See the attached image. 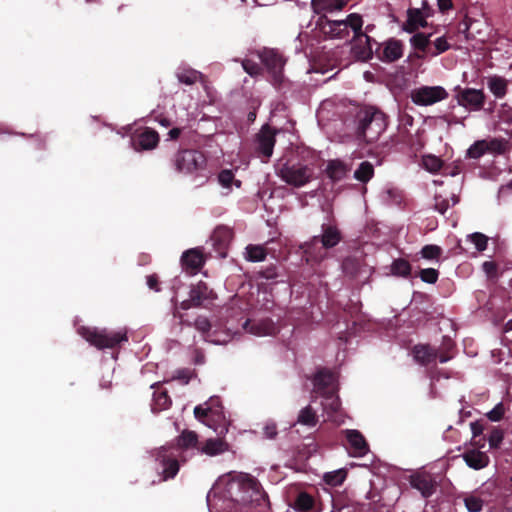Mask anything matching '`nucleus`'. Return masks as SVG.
Here are the masks:
<instances>
[{
	"label": "nucleus",
	"mask_w": 512,
	"mask_h": 512,
	"mask_svg": "<svg viewBox=\"0 0 512 512\" xmlns=\"http://www.w3.org/2000/svg\"><path fill=\"white\" fill-rule=\"evenodd\" d=\"M220 494L219 512H265L269 500L259 481L245 473H228L220 477L211 489Z\"/></svg>",
	"instance_id": "f257e3e1"
},
{
	"label": "nucleus",
	"mask_w": 512,
	"mask_h": 512,
	"mask_svg": "<svg viewBox=\"0 0 512 512\" xmlns=\"http://www.w3.org/2000/svg\"><path fill=\"white\" fill-rule=\"evenodd\" d=\"M342 240L343 234L334 221L323 223L321 234L313 236L300 246L304 261L311 266L320 264L327 257V251L336 247Z\"/></svg>",
	"instance_id": "f03ea898"
},
{
	"label": "nucleus",
	"mask_w": 512,
	"mask_h": 512,
	"mask_svg": "<svg viewBox=\"0 0 512 512\" xmlns=\"http://www.w3.org/2000/svg\"><path fill=\"white\" fill-rule=\"evenodd\" d=\"M308 157L302 156L300 159H288L278 168V176L288 185L299 188L315 177V167L318 157L312 152H307Z\"/></svg>",
	"instance_id": "7ed1b4c3"
},
{
	"label": "nucleus",
	"mask_w": 512,
	"mask_h": 512,
	"mask_svg": "<svg viewBox=\"0 0 512 512\" xmlns=\"http://www.w3.org/2000/svg\"><path fill=\"white\" fill-rule=\"evenodd\" d=\"M355 122L357 138L366 143L377 141L387 127L385 114L373 107L359 110Z\"/></svg>",
	"instance_id": "20e7f679"
},
{
	"label": "nucleus",
	"mask_w": 512,
	"mask_h": 512,
	"mask_svg": "<svg viewBox=\"0 0 512 512\" xmlns=\"http://www.w3.org/2000/svg\"><path fill=\"white\" fill-rule=\"evenodd\" d=\"M317 26L326 37L331 39H348L349 28L354 33V39L364 36L363 18L358 13H351L344 20H330L326 15H322L317 21Z\"/></svg>",
	"instance_id": "39448f33"
},
{
	"label": "nucleus",
	"mask_w": 512,
	"mask_h": 512,
	"mask_svg": "<svg viewBox=\"0 0 512 512\" xmlns=\"http://www.w3.org/2000/svg\"><path fill=\"white\" fill-rule=\"evenodd\" d=\"M433 35V33L417 32L410 38V45L415 50L414 57L417 59L436 57L451 48L446 36L432 39Z\"/></svg>",
	"instance_id": "423d86ee"
},
{
	"label": "nucleus",
	"mask_w": 512,
	"mask_h": 512,
	"mask_svg": "<svg viewBox=\"0 0 512 512\" xmlns=\"http://www.w3.org/2000/svg\"><path fill=\"white\" fill-rule=\"evenodd\" d=\"M472 445L474 448H484L488 442L489 448H498L504 438L500 427L491 425L487 420H477L470 423Z\"/></svg>",
	"instance_id": "0eeeda50"
},
{
	"label": "nucleus",
	"mask_w": 512,
	"mask_h": 512,
	"mask_svg": "<svg viewBox=\"0 0 512 512\" xmlns=\"http://www.w3.org/2000/svg\"><path fill=\"white\" fill-rule=\"evenodd\" d=\"M80 334L86 341L100 350L106 348L113 349L121 343L128 341L126 331H109L107 329L98 330L96 328L82 327Z\"/></svg>",
	"instance_id": "6e6552de"
},
{
	"label": "nucleus",
	"mask_w": 512,
	"mask_h": 512,
	"mask_svg": "<svg viewBox=\"0 0 512 512\" xmlns=\"http://www.w3.org/2000/svg\"><path fill=\"white\" fill-rule=\"evenodd\" d=\"M171 161L175 171L181 174H198L205 170L207 165L205 155L195 149H180Z\"/></svg>",
	"instance_id": "1a4fd4ad"
},
{
	"label": "nucleus",
	"mask_w": 512,
	"mask_h": 512,
	"mask_svg": "<svg viewBox=\"0 0 512 512\" xmlns=\"http://www.w3.org/2000/svg\"><path fill=\"white\" fill-rule=\"evenodd\" d=\"M276 134V129L269 124H265L255 136V152L263 162H267L273 154Z\"/></svg>",
	"instance_id": "9d476101"
},
{
	"label": "nucleus",
	"mask_w": 512,
	"mask_h": 512,
	"mask_svg": "<svg viewBox=\"0 0 512 512\" xmlns=\"http://www.w3.org/2000/svg\"><path fill=\"white\" fill-rule=\"evenodd\" d=\"M448 92L441 86H422L411 92V100L418 106H429L445 100Z\"/></svg>",
	"instance_id": "9b49d317"
},
{
	"label": "nucleus",
	"mask_w": 512,
	"mask_h": 512,
	"mask_svg": "<svg viewBox=\"0 0 512 512\" xmlns=\"http://www.w3.org/2000/svg\"><path fill=\"white\" fill-rule=\"evenodd\" d=\"M412 488L418 490L425 499L431 497L437 490L438 483L433 474L425 470H417L408 478Z\"/></svg>",
	"instance_id": "f8f14e48"
},
{
	"label": "nucleus",
	"mask_w": 512,
	"mask_h": 512,
	"mask_svg": "<svg viewBox=\"0 0 512 512\" xmlns=\"http://www.w3.org/2000/svg\"><path fill=\"white\" fill-rule=\"evenodd\" d=\"M311 380L314 391L321 396L337 392V376L328 368H319Z\"/></svg>",
	"instance_id": "ddd939ff"
},
{
	"label": "nucleus",
	"mask_w": 512,
	"mask_h": 512,
	"mask_svg": "<svg viewBox=\"0 0 512 512\" xmlns=\"http://www.w3.org/2000/svg\"><path fill=\"white\" fill-rule=\"evenodd\" d=\"M457 102L460 106L472 111H479L483 108L486 96L483 90L474 88H459L456 95Z\"/></svg>",
	"instance_id": "4468645a"
},
{
	"label": "nucleus",
	"mask_w": 512,
	"mask_h": 512,
	"mask_svg": "<svg viewBox=\"0 0 512 512\" xmlns=\"http://www.w3.org/2000/svg\"><path fill=\"white\" fill-rule=\"evenodd\" d=\"M159 140L158 132L150 127L137 130L131 137L132 146L136 151L152 150L157 147Z\"/></svg>",
	"instance_id": "2eb2a0df"
},
{
	"label": "nucleus",
	"mask_w": 512,
	"mask_h": 512,
	"mask_svg": "<svg viewBox=\"0 0 512 512\" xmlns=\"http://www.w3.org/2000/svg\"><path fill=\"white\" fill-rule=\"evenodd\" d=\"M404 45L401 40L390 38L381 44L377 50V57L386 63L397 61L403 56Z\"/></svg>",
	"instance_id": "dca6fc26"
},
{
	"label": "nucleus",
	"mask_w": 512,
	"mask_h": 512,
	"mask_svg": "<svg viewBox=\"0 0 512 512\" xmlns=\"http://www.w3.org/2000/svg\"><path fill=\"white\" fill-rule=\"evenodd\" d=\"M243 327L256 336H272L279 331L276 323L270 318L247 319Z\"/></svg>",
	"instance_id": "f3484780"
},
{
	"label": "nucleus",
	"mask_w": 512,
	"mask_h": 512,
	"mask_svg": "<svg viewBox=\"0 0 512 512\" xmlns=\"http://www.w3.org/2000/svg\"><path fill=\"white\" fill-rule=\"evenodd\" d=\"M183 269L190 275L197 274L205 264V258L200 248H192L185 251L181 256Z\"/></svg>",
	"instance_id": "a211bd4d"
},
{
	"label": "nucleus",
	"mask_w": 512,
	"mask_h": 512,
	"mask_svg": "<svg viewBox=\"0 0 512 512\" xmlns=\"http://www.w3.org/2000/svg\"><path fill=\"white\" fill-rule=\"evenodd\" d=\"M261 60L268 71L273 75L274 80L280 81L285 65V60L282 55L274 50H265L261 55Z\"/></svg>",
	"instance_id": "6ab92c4d"
},
{
	"label": "nucleus",
	"mask_w": 512,
	"mask_h": 512,
	"mask_svg": "<svg viewBox=\"0 0 512 512\" xmlns=\"http://www.w3.org/2000/svg\"><path fill=\"white\" fill-rule=\"evenodd\" d=\"M233 230L225 225L217 226L212 235L211 241L216 251L222 255H226V250L233 239Z\"/></svg>",
	"instance_id": "aec40b11"
},
{
	"label": "nucleus",
	"mask_w": 512,
	"mask_h": 512,
	"mask_svg": "<svg viewBox=\"0 0 512 512\" xmlns=\"http://www.w3.org/2000/svg\"><path fill=\"white\" fill-rule=\"evenodd\" d=\"M189 296L192 297V301L196 302L198 307H206L207 304H211L217 297L213 289L209 288L204 281H199L197 284L192 285Z\"/></svg>",
	"instance_id": "412c9836"
},
{
	"label": "nucleus",
	"mask_w": 512,
	"mask_h": 512,
	"mask_svg": "<svg viewBox=\"0 0 512 512\" xmlns=\"http://www.w3.org/2000/svg\"><path fill=\"white\" fill-rule=\"evenodd\" d=\"M370 30V26H366L365 31H363L364 36H362L360 39H354V37L351 39L352 44V51L356 55L358 59L361 60H369L372 58L373 50H372V38L367 34V32Z\"/></svg>",
	"instance_id": "4be33fe9"
},
{
	"label": "nucleus",
	"mask_w": 512,
	"mask_h": 512,
	"mask_svg": "<svg viewBox=\"0 0 512 512\" xmlns=\"http://www.w3.org/2000/svg\"><path fill=\"white\" fill-rule=\"evenodd\" d=\"M412 355L415 362L427 366L438 358V349L429 344H417L412 348Z\"/></svg>",
	"instance_id": "5701e85b"
},
{
	"label": "nucleus",
	"mask_w": 512,
	"mask_h": 512,
	"mask_svg": "<svg viewBox=\"0 0 512 512\" xmlns=\"http://www.w3.org/2000/svg\"><path fill=\"white\" fill-rule=\"evenodd\" d=\"M427 25V17L418 8H409L407 10V20L403 24L402 29L414 35L419 32L420 28H425Z\"/></svg>",
	"instance_id": "b1692460"
},
{
	"label": "nucleus",
	"mask_w": 512,
	"mask_h": 512,
	"mask_svg": "<svg viewBox=\"0 0 512 512\" xmlns=\"http://www.w3.org/2000/svg\"><path fill=\"white\" fill-rule=\"evenodd\" d=\"M348 4V0H311V8L318 15L332 13L343 10Z\"/></svg>",
	"instance_id": "393cba45"
},
{
	"label": "nucleus",
	"mask_w": 512,
	"mask_h": 512,
	"mask_svg": "<svg viewBox=\"0 0 512 512\" xmlns=\"http://www.w3.org/2000/svg\"><path fill=\"white\" fill-rule=\"evenodd\" d=\"M151 388L155 389L151 405L152 411L160 412L168 409L172 404V400L168 395V391L161 389L159 382L152 384Z\"/></svg>",
	"instance_id": "a878e982"
},
{
	"label": "nucleus",
	"mask_w": 512,
	"mask_h": 512,
	"mask_svg": "<svg viewBox=\"0 0 512 512\" xmlns=\"http://www.w3.org/2000/svg\"><path fill=\"white\" fill-rule=\"evenodd\" d=\"M350 167L340 159L329 160L325 169V173L333 182L344 179Z\"/></svg>",
	"instance_id": "bb28decb"
},
{
	"label": "nucleus",
	"mask_w": 512,
	"mask_h": 512,
	"mask_svg": "<svg viewBox=\"0 0 512 512\" xmlns=\"http://www.w3.org/2000/svg\"><path fill=\"white\" fill-rule=\"evenodd\" d=\"M365 268L363 260L356 256H348L342 262L343 273L350 278L359 277Z\"/></svg>",
	"instance_id": "cd10ccee"
},
{
	"label": "nucleus",
	"mask_w": 512,
	"mask_h": 512,
	"mask_svg": "<svg viewBox=\"0 0 512 512\" xmlns=\"http://www.w3.org/2000/svg\"><path fill=\"white\" fill-rule=\"evenodd\" d=\"M463 458L466 464L475 470L482 469L489 463V457L482 450H465Z\"/></svg>",
	"instance_id": "c85d7f7f"
},
{
	"label": "nucleus",
	"mask_w": 512,
	"mask_h": 512,
	"mask_svg": "<svg viewBox=\"0 0 512 512\" xmlns=\"http://www.w3.org/2000/svg\"><path fill=\"white\" fill-rule=\"evenodd\" d=\"M292 507L298 512H317L315 498L305 491L296 495Z\"/></svg>",
	"instance_id": "c756f323"
},
{
	"label": "nucleus",
	"mask_w": 512,
	"mask_h": 512,
	"mask_svg": "<svg viewBox=\"0 0 512 512\" xmlns=\"http://www.w3.org/2000/svg\"><path fill=\"white\" fill-rule=\"evenodd\" d=\"M341 435L350 445V448H369V445L363 434L355 429H346L341 431Z\"/></svg>",
	"instance_id": "7c9ffc66"
},
{
	"label": "nucleus",
	"mask_w": 512,
	"mask_h": 512,
	"mask_svg": "<svg viewBox=\"0 0 512 512\" xmlns=\"http://www.w3.org/2000/svg\"><path fill=\"white\" fill-rule=\"evenodd\" d=\"M508 82L500 76H493L488 79V88L496 98H503L507 93Z\"/></svg>",
	"instance_id": "2f4dec72"
},
{
	"label": "nucleus",
	"mask_w": 512,
	"mask_h": 512,
	"mask_svg": "<svg viewBox=\"0 0 512 512\" xmlns=\"http://www.w3.org/2000/svg\"><path fill=\"white\" fill-rule=\"evenodd\" d=\"M177 316V314H175ZM178 317L180 318V323L187 327H195L199 332L202 334H206L211 330V322L210 320L205 316H198L194 322H191L189 320H184L182 314H178Z\"/></svg>",
	"instance_id": "473e14b6"
},
{
	"label": "nucleus",
	"mask_w": 512,
	"mask_h": 512,
	"mask_svg": "<svg viewBox=\"0 0 512 512\" xmlns=\"http://www.w3.org/2000/svg\"><path fill=\"white\" fill-rule=\"evenodd\" d=\"M374 176V166L369 161H363L354 171V178L363 183H368Z\"/></svg>",
	"instance_id": "72a5a7b5"
},
{
	"label": "nucleus",
	"mask_w": 512,
	"mask_h": 512,
	"mask_svg": "<svg viewBox=\"0 0 512 512\" xmlns=\"http://www.w3.org/2000/svg\"><path fill=\"white\" fill-rule=\"evenodd\" d=\"M267 249L262 245L249 244L245 248V259L249 262H261L266 259Z\"/></svg>",
	"instance_id": "f704fd0d"
},
{
	"label": "nucleus",
	"mask_w": 512,
	"mask_h": 512,
	"mask_svg": "<svg viewBox=\"0 0 512 512\" xmlns=\"http://www.w3.org/2000/svg\"><path fill=\"white\" fill-rule=\"evenodd\" d=\"M487 145V152L492 154L504 155L511 150L509 140L504 138H493L489 141L487 140Z\"/></svg>",
	"instance_id": "c9c22d12"
},
{
	"label": "nucleus",
	"mask_w": 512,
	"mask_h": 512,
	"mask_svg": "<svg viewBox=\"0 0 512 512\" xmlns=\"http://www.w3.org/2000/svg\"><path fill=\"white\" fill-rule=\"evenodd\" d=\"M198 444V436L196 432L184 430L178 437L175 448H196Z\"/></svg>",
	"instance_id": "e433bc0d"
},
{
	"label": "nucleus",
	"mask_w": 512,
	"mask_h": 512,
	"mask_svg": "<svg viewBox=\"0 0 512 512\" xmlns=\"http://www.w3.org/2000/svg\"><path fill=\"white\" fill-rule=\"evenodd\" d=\"M209 402L211 405H209L207 407H202L201 405H198L194 408L195 418L207 425H210V420H211V417L213 414L212 405H214V402H219V399L218 398H210Z\"/></svg>",
	"instance_id": "4c0bfd02"
},
{
	"label": "nucleus",
	"mask_w": 512,
	"mask_h": 512,
	"mask_svg": "<svg viewBox=\"0 0 512 512\" xmlns=\"http://www.w3.org/2000/svg\"><path fill=\"white\" fill-rule=\"evenodd\" d=\"M411 264L403 258L395 259L391 264V272L395 276L407 278L411 274Z\"/></svg>",
	"instance_id": "58836bf2"
},
{
	"label": "nucleus",
	"mask_w": 512,
	"mask_h": 512,
	"mask_svg": "<svg viewBox=\"0 0 512 512\" xmlns=\"http://www.w3.org/2000/svg\"><path fill=\"white\" fill-rule=\"evenodd\" d=\"M324 401L322 402L323 410L329 415L337 413L340 409L341 402L339 397L335 393H330L328 395H323Z\"/></svg>",
	"instance_id": "ea45409f"
},
{
	"label": "nucleus",
	"mask_w": 512,
	"mask_h": 512,
	"mask_svg": "<svg viewBox=\"0 0 512 512\" xmlns=\"http://www.w3.org/2000/svg\"><path fill=\"white\" fill-rule=\"evenodd\" d=\"M317 421V415L310 405L300 410L297 419L298 423L305 426L314 427L317 424Z\"/></svg>",
	"instance_id": "a19ab883"
},
{
	"label": "nucleus",
	"mask_w": 512,
	"mask_h": 512,
	"mask_svg": "<svg viewBox=\"0 0 512 512\" xmlns=\"http://www.w3.org/2000/svg\"><path fill=\"white\" fill-rule=\"evenodd\" d=\"M347 477V471L345 469H338L332 472H327L323 476V480L329 486L336 487L340 486Z\"/></svg>",
	"instance_id": "79ce46f5"
},
{
	"label": "nucleus",
	"mask_w": 512,
	"mask_h": 512,
	"mask_svg": "<svg viewBox=\"0 0 512 512\" xmlns=\"http://www.w3.org/2000/svg\"><path fill=\"white\" fill-rule=\"evenodd\" d=\"M487 149V140H477L468 148L466 157L469 159H479L487 153Z\"/></svg>",
	"instance_id": "37998d69"
},
{
	"label": "nucleus",
	"mask_w": 512,
	"mask_h": 512,
	"mask_svg": "<svg viewBox=\"0 0 512 512\" xmlns=\"http://www.w3.org/2000/svg\"><path fill=\"white\" fill-rule=\"evenodd\" d=\"M463 502L469 512H480L485 500L480 495L468 494L464 496Z\"/></svg>",
	"instance_id": "c03bdc74"
},
{
	"label": "nucleus",
	"mask_w": 512,
	"mask_h": 512,
	"mask_svg": "<svg viewBox=\"0 0 512 512\" xmlns=\"http://www.w3.org/2000/svg\"><path fill=\"white\" fill-rule=\"evenodd\" d=\"M160 457L162 458L164 479L173 478L179 471L178 461L174 458H166L165 455Z\"/></svg>",
	"instance_id": "a18cd8bd"
},
{
	"label": "nucleus",
	"mask_w": 512,
	"mask_h": 512,
	"mask_svg": "<svg viewBox=\"0 0 512 512\" xmlns=\"http://www.w3.org/2000/svg\"><path fill=\"white\" fill-rule=\"evenodd\" d=\"M454 348V343L449 337H443V342L440 348L438 349V359L440 363H446L450 359H452L453 355L451 354V351Z\"/></svg>",
	"instance_id": "49530a36"
},
{
	"label": "nucleus",
	"mask_w": 512,
	"mask_h": 512,
	"mask_svg": "<svg viewBox=\"0 0 512 512\" xmlns=\"http://www.w3.org/2000/svg\"><path fill=\"white\" fill-rule=\"evenodd\" d=\"M200 75L201 74L199 72L193 69L184 70L177 73V79L180 83L192 85L197 82V80L200 78Z\"/></svg>",
	"instance_id": "de8ad7c7"
},
{
	"label": "nucleus",
	"mask_w": 512,
	"mask_h": 512,
	"mask_svg": "<svg viewBox=\"0 0 512 512\" xmlns=\"http://www.w3.org/2000/svg\"><path fill=\"white\" fill-rule=\"evenodd\" d=\"M420 253L423 258L428 260H434L438 259L441 256L442 248L437 245L429 244L423 246Z\"/></svg>",
	"instance_id": "09e8293b"
},
{
	"label": "nucleus",
	"mask_w": 512,
	"mask_h": 512,
	"mask_svg": "<svg viewBox=\"0 0 512 512\" xmlns=\"http://www.w3.org/2000/svg\"><path fill=\"white\" fill-rule=\"evenodd\" d=\"M279 276L278 267L274 264H271L256 273L257 279H265V280H275Z\"/></svg>",
	"instance_id": "8fccbe9b"
},
{
	"label": "nucleus",
	"mask_w": 512,
	"mask_h": 512,
	"mask_svg": "<svg viewBox=\"0 0 512 512\" xmlns=\"http://www.w3.org/2000/svg\"><path fill=\"white\" fill-rule=\"evenodd\" d=\"M468 239L475 245L479 252H483L487 248L488 237L480 232L470 234Z\"/></svg>",
	"instance_id": "3c124183"
},
{
	"label": "nucleus",
	"mask_w": 512,
	"mask_h": 512,
	"mask_svg": "<svg viewBox=\"0 0 512 512\" xmlns=\"http://www.w3.org/2000/svg\"><path fill=\"white\" fill-rule=\"evenodd\" d=\"M419 277L425 283L435 284L439 278V272L434 268H425L419 271Z\"/></svg>",
	"instance_id": "603ef678"
},
{
	"label": "nucleus",
	"mask_w": 512,
	"mask_h": 512,
	"mask_svg": "<svg viewBox=\"0 0 512 512\" xmlns=\"http://www.w3.org/2000/svg\"><path fill=\"white\" fill-rule=\"evenodd\" d=\"M482 269L489 279L495 280L499 278L498 265L494 261H485Z\"/></svg>",
	"instance_id": "864d4df0"
},
{
	"label": "nucleus",
	"mask_w": 512,
	"mask_h": 512,
	"mask_svg": "<svg viewBox=\"0 0 512 512\" xmlns=\"http://www.w3.org/2000/svg\"><path fill=\"white\" fill-rule=\"evenodd\" d=\"M242 67L247 74L253 77L259 75L262 70L258 63L250 59L243 60Z\"/></svg>",
	"instance_id": "5fc2aeb1"
},
{
	"label": "nucleus",
	"mask_w": 512,
	"mask_h": 512,
	"mask_svg": "<svg viewBox=\"0 0 512 512\" xmlns=\"http://www.w3.org/2000/svg\"><path fill=\"white\" fill-rule=\"evenodd\" d=\"M505 414V407L502 402L498 403L491 411H489L486 416L490 421H500Z\"/></svg>",
	"instance_id": "6e6d98bb"
},
{
	"label": "nucleus",
	"mask_w": 512,
	"mask_h": 512,
	"mask_svg": "<svg viewBox=\"0 0 512 512\" xmlns=\"http://www.w3.org/2000/svg\"><path fill=\"white\" fill-rule=\"evenodd\" d=\"M425 167L431 172H437L442 167V161L436 156H428L424 159Z\"/></svg>",
	"instance_id": "4d7b16f0"
},
{
	"label": "nucleus",
	"mask_w": 512,
	"mask_h": 512,
	"mask_svg": "<svg viewBox=\"0 0 512 512\" xmlns=\"http://www.w3.org/2000/svg\"><path fill=\"white\" fill-rule=\"evenodd\" d=\"M218 180L223 187L229 188L234 181V174L231 170H222L218 175Z\"/></svg>",
	"instance_id": "13d9d810"
},
{
	"label": "nucleus",
	"mask_w": 512,
	"mask_h": 512,
	"mask_svg": "<svg viewBox=\"0 0 512 512\" xmlns=\"http://www.w3.org/2000/svg\"><path fill=\"white\" fill-rule=\"evenodd\" d=\"M434 200H435V203H434L435 210H437L441 214H445V212L449 208V201L440 195H436Z\"/></svg>",
	"instance_id": "bf43d9fd"
},
{
	"label": "nucleus",
	"mask_w": 512,
	"mask_h": 512,
	"mask_svg": "<svg viewBox=\"0 0 512 512\" xmlns=\"http://www.w3.org/2000/svg\"><path fill=\"white\" fill-rule=\"evenodd\" d=\"M262 301H263V303L261 304L262 310L271 311L275 306V302H274L272 293H268L266 291L263 292Z\"/></svg>",
	"instance_id": "052dcab7"
},
{
	"label": "nucleus",
	"mask_w": 512,
	"mask_h": 512,
	"mask_svg": "<svg viewBox=\"0 0 512 512\" xmlns=\"http://www.w3.org/2000/svg\"><path fill=\"white\" fill-rule=\"evenodd\" d=\"M192 372L189 369L178 370L173 379L179 380L182 384H188L191 380Z\"/></svg>",
	"instance_id": "680f3d73"
},
{
	"label": "nucleus",
	"mask_w": 512,
	"mask_h": 512,
	"mask_svg": "<svg viewBox=\"0 0 512 512\" xmlns=\"http://www.w3.org/2000/svg\"><path fill=\"white\" fill-rule=\"evenodd\" d=\"M263 434L268 439H274L277 435V427L274 422H268L263 428Z\"/></svg>",
	"instance_id": "e2e57ef3"
},
{
	"label": "nucleus",
	"mask_w": 512,
	"mask_h": 512,
	"mask_svg": "<svg viewBox=\"0 0 512 512\" xmlns=\"http://www.w3.org/2000/svg\"><path fill=\"white\" fill-rule=\"evenodd\" d=\"M418 10H420V12H422L424 16H426L427 18L432 17L435 13L433 7L429 4L427 0H422L421 7L418 8Z\"/></svg>",
	"instance_id": "0e129e2a"
},
{
	"label": "nucleus",
	"mask_w": 512,
	"mask_h": 512,
	"mask_svg": "<svg viewBox=\"0 0 512 512\" xmlns=\"http://www.w3.org/2000/svg\"><path fill=\"white\" fill-rule=\"evenodd\" d=\"M437 6L439 11L442 14H445L449 10L453 9V2L452 0H437Z\"/></svg>",
	"instance_id": "69168bd1"
},
{
	"label": "nucleus",
	"mask_w": 512,
	"mask_h": 512,
	"mask_svg": "<svg viewBox=\"0 0 512 512\" xmlns=\"http://www.w3.org/2000/svg\"><path fill=\"white\" fill-rule=\"evenodd\" d=\"M147 285L151 290L160 291L159 279L156 274L147 276Z\"/></svg>",
	"instance_id": "338daca9"
},
{
	"label": "nucleus",
	"mask_w": 512,
	"mask_h": 512,
	"mask_svg": "<svg viewBox=\"0 0 512 512\" xmlns=\"http://www.w3.org/2000/svg\"><path fill=\"white\" fill-rule=\"evenodd\" d=\"M223 441L220 438L217 439H209L206 442V445L203 448H224L223 447ZM225 448H228L227 446Z\"/></svg>",
	"instance_id": "774afa93"
}]
</instances>
